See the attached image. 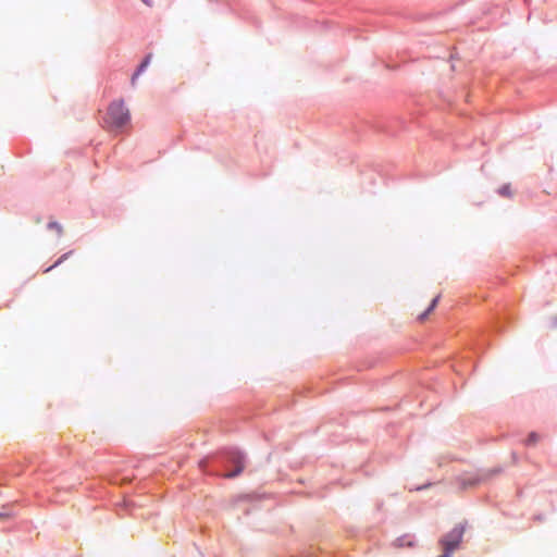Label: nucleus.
Masks as SVG:
<instances>
[{
	"label": "nucleus",
	"mask_w": 557,
	"mask_h": 557,
	"mask_svg": "<svg viewBox=\"0 0 557 557\" xmlns=\"http://www.w3.org/2000/svg\"><path fill=\"white\" fill-rule=\"evenodd\" d=\"M150 58L151 55H147L146 59L141 62V64L139 65L138 70L134 73V75L132 76V85H135L136 83V79L138 78V76L145 71V69L148 66L149 62H150Z\"/></svg>",
	"instance_id": "obj_7"
},
{
	"label": "nucleus",
	"mask_w": 557,
	"mask_h": 557,
	"mask_svg": "<svg viewBox=\"0 0 557 557\" xmlns=\"http://www.w3.org/2000/svg\"><path fill=\"white\" fill-rule=\"evenodd\" d=\"M553 325L557 327V315L553 319Z\"/></svg>",
	"instance_id": "obj_14"
},
{
	"label": "nucleus",
	"mask_w": 557,
	"mask_h": 557,
	"mask_svg": "<svg viewBox=\"0 0 557 557\" xmlns=\"http://www.w3.org/2000/svg\"><path fill=\"white\" fill-rule=\"evenodd\" d=\"M150 58L151 55H147L146 59L141 62V64L139 65L138 70L134 73V75L132 76V85H135L136 83V79L138 78V76L145 71V69L148 66L149 62H150Z\"/></svg>",
	"instance_id": "obj_6"
},
{
	"label": "nucleus",
	"mask_w": 557,
	"mask_h": 557,
	"mask_svg": "<svg viewBox=\"0 0 557 557\" xmlns=\"http://www.w3.org/2000/svg\"><path fill=\"white\" fill-rule=\"evenodd\" d=\"M440 557H451V553L445 552Z\"/></svg>",
	"instance_id": "obj_13"
},
{
	"label": "nucleus",
	"mask_w": 557,
	"mask_h": 557,
	"mask_svg": "<svg viewBox=\"0 0 557 557\" xmlns=\"http://www.w3.org/2000/svg\"><path fill=\"white\" fill-rule=\"evenodd\" d=\"M438 300H440V295H438V296H436V297L432 300V302H431V305L429 306V308H428L423 313H421V314L418 317V319H419L420 321H424V320L428 318V315H429V314H430V313L435 309V307H436V306H437V304H438Z\"/></svg>",
	"instance_id": "obj_8"
},
{
	"label": "nucleus",
	"mask_w": 557,
	"mask_h": 557,
	"mask_svg": "<svg viewBox=\"0 0 557 557\" xmlns=\"http://www.w3.org/2000/svg\"><path fill=\"white\" fill-rule=\"evenodd\" d=\"M465 533L462 525H456L450 532L443 536L440 541L443 550L454 553L460 545Z\"/></svg>",
	"instance_id": "obj_2"
},
{
	"label": "nucleus",
	"mask_w": 557,
	"mask_h": 557,
	"mask_svg": "<svg viewBox=\"0 0 557 557\" xmlns=\"http://www.w3.org/2000/svg\"><path fill=\"white\" fill-rule=\"evenodd\" d=\"M150 58L151 55H147L146 59L141 62V64L139 65L138 70L134 73V75L132 76V85H135L136 83V79L138 78V76L145 71V69L148 66L149 62H150Z\"/></svg>",
	"instance_id": "obj_5"
},
{
	"label": "nucleus",
	"mask_w": 557,
	"mask_h": 557,
	"mask_svg": "<svg viewBox=\"0 0 557 557\" xmlns=\"http://www.w3.org/2000/svg\"><path fill=\"white\" fill-rule=\"evenodd\" d=\"M150 58L151 55H147L146 59L141 62V64L139 65L138 70L134 73V75L132 76V85H135L136 83V79L138 78V76L145 71V69L148 66L149 62H150Z\"/></svg>",
	"instance_id": "obj_4"
},
{
	"label": "nucleus",
	"mask_w": 557,
	"mask_h": 557,
	"mask_svg": "<svg viewBox=\"0 0 557 557\" xmlns=\"http://www.w3.org/2000/svg\"><path fill=\"white\" fill-rule=\"evenodd\" d=\"M129 111L122 100L113 101L108 109V120L115 127H122L129 122Z\"/></svg>",
	"instance_id": "obj_1"
},
{
	"label": "nucleus",
	"mask_w": 557,
	"mask_h": 557,
	"mask_svg": "<svg viewBox=\"0 0 557 557\" xmlns=\"http://www.w3.org/2000/svg\"><path fill=\"white\" fill-rule=\"evenodd\" d=\"M233 462L235 465V470L232 472L225 473L224 474L225 478H228V479L235 478V476L239 475L245 468V458L242 454H235L233 456Z\"/></svg>",
	"instance_id": "obj_3"
},
{
	"label": "nucleus",
	"mask_w": 557,
	"mask_h": 557,
	"mask_svg": "<svg viewBox=\"0 0 557 557\" xmlns=\"http://www.w3.org/2000/svg\"><path fill=\"white\" fill-rule=\"evenodd\" d=\"M539 440H540V436L535 432H532L529 434V436L527 438V444L534 445L539 442Z\"/></svg>",
	"instance_id": "obj_9"
},
{
	"label": "nucleus",
	"mask_w": 557,
	"mask_h": 557,
	"mask_svg": "<svg viewBox=\"0 0 557 557\" xmlns=\"http://www.w3.org/2000/svg\"><path fill=\"white\" fill-rule=\"evenodd\" d=\"M499 194L505 197H510L512 195L510 185H504L499 188Z\"/></svg>",
	"instance_id": "obj_10"
},
{
	"label": "nucleus",
	"mask_w": 557,
	"mask_h": 557,
	"mask_svg": "<svg viewBox=\"0 0 557 557\" xmlns=\"http://www.w3.org/2000/svg\"><path fill=\"white\" fill-rule=\"evenodd\" d=\"M49 228L51 230H55L58 232V234H61L62 233V227L60 224H58L57 222H51L49 223Z\"/></svg>",
	"instance_id": "obj_11"
},
{
	"label": "nucleus",
	"mask_w": 557,
	"mask_h": 557,
	"mask_svg": "<svg viewBox=\"0 0 557 557\" xmlns=\"http://www.w3.org/2000/svg\"><path fill=\"white\" fill-rule=\"evenodd\" d=\"M69 253H64L63 256H61L58 261L52 265L50 267L49 269H47V271H49L50 269L54 268V267H58L59 264H61L66 258H67Z\"/></svg>",
	"instance_id": "obj_12"
},
{
	"label": "nucleus",
	"mask_w": 557,
	"mask_h": 557,
	"mask_svg": "<svg viewBox=\"0 0 557 557\" xmlns=\"http://www.w3.org/2000/svg\"><path fill=\"white\" fill-rule=\"evenodd\" d=\"M143 2H145L147 5H151L149 0H143Z\"/></svg>",
	"instance_id": "obj_15"
}]
</instances>
